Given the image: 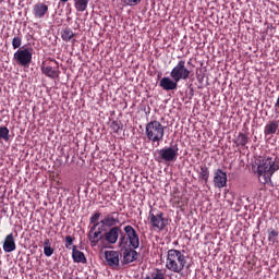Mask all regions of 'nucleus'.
I'll list each match as a JSON object with an SVG mask.
<instances>
[{
  "label": "nucleus",
  "instance_id": "f257e3e1",
  "mask_svg": "<svg viewBox=\"0 0 279 279\" xmlns=\"http://www.w3.org/2000/svg\"><path fill=\"white\" fill-rule=\"evenodd\" d=\"M184 267L189 269L191 264H187L186 256L181 251L171 248L167 253L166 269L172 274H182Z\"/></svg>",
  "mask_w": 279,
  "mask_h": 279
},
{
  "label": "nucleus",
  "instance_id": "f03ea898",
  "mask_svg": "<svg viewBox=\"0 0 279 279\" xmlns=\"http://www.w3.org/2000/svg\"><path fill=\"white\" fill-rule=\"evenodd\" d=\"M279 170L278 158L266 157L257 166V175L263 178L262 184H269L276 171Z\"/></svg>",
  "mask_w": 279,
  "mask_h": 279
},
{
  "label": "nucleus",
  "instance_id": "7ed1b4c3",
  "mask_svg": "<svg viewBox=\"0 0 279 279\" xmlns=\"http://www.w3.org/2000/svg\"><path fill=\"white\" fill-rule=\"evenodd\" d=\"M145 135L153 145L157 143L158 147L165 138V125L158 120H153L146 124Z\"/></svg>",
  "mask_w": 279,
  "mask_h": 279
},
{
  "label": "nucleus",
  "instance_id": "20e7f679",
  "mask_svg": "<svg viewBox=\"0 0 279 279\" xmlns=\"http://www.w3.org/2000/svg\"><path fill=\"white\" fill-rule=\"evenodd\" d=\"M180 148L178 144L169 147H163L157 150V157L155 160L157 162H175L178 160V156H180Z\"/></svg>",
  "mask_w": 279,
  "mask_h": 279
},
{
  "label": "nucleus",
  "instance_id": "39448f33",
  "mask_svg": "<svg viewBox=\"0 0 279 279\" xmlns=\"http://www.w3.org/2000/svg\"><path fill=\"white\" fill-rule=\"evenodd\" d=\"M40 71L46 77L58 80V77H60V63H58L56 59H46L41 62Z\"/></svg>",
  "mask_w": 279,
  "mask_h": 279
},
{
  "label": "nucleus",
  "instance_id": "423d86ee",
  "mask_svg": "<svg viewBox=\"0 0 279 279\" xmlns=\"http://www.w3.org/2000/svg\"><path fill=\"white\" fill-rule=\"evenodd\" d=\"M192 71L186 68V61L180 60L170 72V77L177 82L186 81L191 77Z\"/></svg>",
  "mask_w": 279,
  "mask_h": 279
},
{
  "label": "nucleus",
  "instance_id": "0eeeda50",
  "mask_svg": "<svg viewBox=\"0 0 279 279\" xmlns=\"http://www.w3.org/2000/svg\"><path fill=\"white\" fill-rule=\"evenodd\" d=\"M148 219L153 230H158L159 232H162L165 227L169 226V219L165 218V214L162 211L154 214V211L150 210L148 213Z\"/></svg>",
  "mask_w": 279,
  "mask_h": 279
},
{
  "label": "nucleus",
  "instance_id": "6e6552de",
  "mask_svg": "<svg viewBox=\"0 0 279 279\" xmlns=\"http://www.w3.org/2000/svg\"><path fill=\"white\" fill-rule=\"evenodd\" d=\"M32 51H34V50L29 49V48L19 49L13 54V58H14V60H16V62H17V64H20V66H29V64H32V58L34 56V53Z\"/></svg>",
  "mask_w": 279,
  "mask_h": 279
},
{
  "label": "nucleus",
  "instance_id": "1a4fd4ad",
  "mask_svg": "<svg viewBox=\"0 0 279 279\" xmlns=\"http://www.w3.org/2000/svg\"><path fill=\"white\" fill-rule=\"evenodd\" d=\"M120 223L119 220V211H112L108 215H106L100 220V230H104L106 232L107 229L118 227L117 225Z\"/></svg>",
  "mask_w": 279,
  "mask_h": 279
},
{
  "label": "nucleus",
  "instance_id": "9d476101",
  "mask_svg": "<svg viewBox=\"0 0 279 279\" xmlns=\"http://www.w3.org/2000/svg\"><path fill=\"white\" fill-rule=\"evenodd\" d=\"M119 234H121V227H112L109 230L107 229L102 234L104 241L109 245H114L119 241Z\"/></svg>",
  "mask_w": 279,
  "mask_h": 279
},
{
  "label": "nucleus",
  "instance_id": "9b49d317",
  "mask_svg": "<svg viewBox=\"0 0 279 279\" xmlns=\"http://www.w3.org/2000/svg\"><path fill=\"white\" fill-rule=\"evenodd\" d=\"M124 232L129 239L131 247H133V250H138L141 245V240L138 239V233H136V230L134 229V227L130 225L125 226Z\"/></svg>",
  "mask_w": 279,
  "mask_h": 279
},
{
  "label": "nucleus",
  "instance_id": "f8f14e48",
  "mask_svg": "<svg viewBox=\"0 0 279 279\" xmlns=\"http://www.w3.org/2000/svg\"><path fill=\"white\" fill-rule=\"evenodd\" d=\"M120 256H121V253H119V251H106L105 252V260L111 269L119 268V263H120L119 257Z\"/></svg>",
  "mask_w": 279,
  "mask_h": 279
},
{
  "label": "nucleus",
  "instance_id": "ddd939ff",
  "mask_svg": "<svg viewBox=\"0 0 279 279\" xmlns=\"http://www.w3.org/2000/svg\"><path fill=\"white\" fill-rule=\"evenodd\" d=\"M214 186L216 189H223L228 186V174L221 170L217 169L214 172Z\"/></svg>",
  "mask_w": 279,
  "mask_h": 279
},
{
  "label": "nucleus",
  "instance_id": "4468645a",
  "mask_svg": "<svg viewBox=\"0 0 279 279\" xmlns=\"http://www.w3.org/2000/svg\"><path fill=\"white\" fill-rule=\"evenodd\" d=\"M33 14L35 19H45V15L49 14V5L45 2H37L33 7Z\"/></svg>",
  "mask_w": 279,
  "mask_h": 279
},
{
  "label": "nucleus",
  "instance_id": "2eb2a0df",
  "mask_svg": "<svg viewBox=\"0 0 279 279\" xmlns=\"http://www.w3.org/2000/svg\"><path fill=\"white\" fill-rule=\"evenodd\" d=\"M101 232H106L104 229H101V227H98V230L93 229V227H90L89 233H88V239H89V243L94 247H95V245H97L99 243V241H101L104 239V234H101Z\"/></svg>",
  "mask_w": 279,
  "mask_h": 279
},
{
  "label": "nucleus",
  "instance_id": "dca6fc26",
  "mask_svg": "<svg viewBox=\"0 0 279 279\" xmlns=\"http://www.w3.org/2000/svg\"><path fill=\"white\" fill-rule=\"evenodd\" d=\"M3 252L10 254L16 250V241L14 240V233H9L2 244Z\"/></svg>",
  "mask_w": 279,
  "mask_h": 279
},
{
  "label": "nucleus",
  "instance_id": "f3484780",
  "mask_svg": "<svg viewBox=\"0 0 279 279\" xmlns=\"http://www.w3.org/2000/svg\"><path fill=\"white\" fill-rule=\"evenodd\" d=\"M178 82L179 81H175L172 77L165 76L160 80L159 86L163 90H175L178 89Z\"/></svg>",
  "mask_w": 279,
  "mask_h": 279
},
{
  "label": "nucleus",
  "instance_id": "a211bd4d",
  "mask_svg": "<svg viewBox=\"0 0 279 279\" xmlns=\"http://www.w3.org/2000/svg\"><path fill=\"white\" fill-rule=\"evenodd\" d=\"M138 259V252H136L134 248H124L123 250V265H130V263H134V260Z\"/></svg>",
  "mask_w": 279,
  "mask_h": 279
},
{
  "label": "nucleus",
  "instance_id": "6ab92c4d",
  "mask_svg": "<svg viewBox=\"0 0 279 279\" xmlns=\"http://www.w3.org/2000/svg\"><path fill=\"white\" fill-rule=\"evenodd\" d=\"M279 122L278 121H269L264 129L265 136H271V134H276L278 132Z\"/></svg>",
  "mask_w": 279,
  "mask_h": 279
},
{
  "label": "nucleus",
  "instance_id": "aec40b11",
  "mask_svg": "<svg viewBox=\"0 0 279 279\" xmlns=\"http://www.w3.org/2000/svg\"><path fill=\"white\" fill-rule=\"evenodd\" d=\"M234 145L238 147H245L250 143V136L247 134L240 132L238 136L233 140Z\"/></svg>",
  "mask_w": 279,
  "mask_h": 279
},
{
  "label": "nucleus",
  "instance_id": "412c9836",
  "mask_svg": "<svg viewBox=\"0 0 279 279\" xmlns=\"http://www.w3.org/2000/svg\"><path fill=\"white\" fill-rule=\"evenodd\" d=\"M208 178H210V170L206 165L201 166V171H198V180H202L206 186H208Z\"/></svg>",
  "mask_w": 279,
  "mask_h": 279
},
{
  "label": "nucleus",
  "instance_id": "4be33fe9",
  "mask_svg": "<svg viewBox=\"0 0 279 279\" xmlns=\"http://www.w3.org/2000/svg\"><path fill=\"white\" fill-rule=\"evenodd\" d=\"M72 258L74 263H86V256L84 252L77 250V246L73 245L72 247Z\"/></svg>",
  "mask_w": 279,
  "mask_h": 279
},
{
  "label": "nucleus",
  "instance_id": "5701e85b",
  "mask_svg": "<svg viewBox=\"0 0 279 279\" xmlns=\"http://www.w3.org/2000/svg\"><path fill=\"white\" fill-rule=\"evenodd\" d=\"M61 38L64 43H71L75 38V33H73V29L65 27L61 31Z\"/></svg>",
  "mask_w": 279,
  "mask_h": 279
},
{
  "label": "nucleus",
  "instance_id": "b1692460",
  "mask_svg": "<svg viewBox=\"0 0 279 279\" xmlns=\"http://www.w3.org/2000/svg\"><path fill=\"white\" fill-rule=\"evenodd\" d=\"M90 0H74V8L77 12H86Z\"/></svg>",
  "mask_w": 279,
  "mask_h": 279
},
{
  "label": "nucleus",
  "instance_id": "393cba45",
  "mask_svg": "<svg viewBox=\"0 0 279 279\" xmlns=\"http://www.w3.org/2000/svg\"><path fill=\"white\" fill-rule=\"evenodd\" d=\"M99 219H101V213L99 211H96L90 216L89 223L92 225L93 230H97V227L101 226V221H99Z\"/></svg>",
  "mask_w": 279,
  "mask_h": 279
},
{
  "label": "nucleus",
  "instance_id": "a878e982",
  "mask_svg": "<svg viewBox=\"0 0 279 279\" xmlns=\"http://www.w3.org/2000/svg\"><path fill=\"white\" fill-rule=\"evenodd\" d=\"M0 141H10V130L7 126H0Z\"/></svg>",
  "mask_w": 279,
  "mask_h": 279
},
{
  "label": "nucleus",
  "instance_id": "bb28decb",
  "mask_svg": "<svg viewBox=\"0 0 279 279\" xmlns=\"http://www.w3.org/2000/svg\"><path fill=\"white\" fill-rule=\"evenodd\" d=\"M278 235L279 232L277 230H271L268 232V241L269 243H271L272 245H276V243H278Z\"/></svg>",
  "mask_w": 279,
  "mask_h": 279
},
{
  "label": "nucleus",
  "instance_id": "cd10ccee",
  "mask_svg": "<svg viewBox=\"0 0 279 279\" xmlns=\"http://www.w3.org/2000/svg\"><path fill=\"white\" fill-rule=\"evenodd\" d=\"M21 45H23V37L15 36L12 39V47H13V49H19L21 47Z\"/></svg>",
  "mask_w": 279,
  "mask_h": 279
},
{
  "label": "nucleus",
  "instance_id": "c85d7f7f",
  "mask_svg": "<svg viewBox=\"0 0 279 279\" xmlns=\"http://www.w3.org/2000/svg\"><path fill=\"white\" fill-rule=\"evenodd\" d=\"M110 128L114 134H119V130H121V122L112 121Z\"/></svg>",
  "mask_w": 279,
  "mask_h": 279
},
{
  "label": "nucleus",
  "instance_id": "c756f323",
  "mask_svg": "<svg viewBox=\"0 0 279 279\" xmlns=\"http://www.w3.org/2000/svg\"><path fill=\"white\" fill-rule=\"evenodd\" d=\"M75 241V238L71 236V235H66L65 236V247L66 250H71V246L73 245V242Z\"/></svg>",
  "mask_w": 279,
  "mask_h": 279
},
{
  "label": "nucleus",
  "instance_id": "7c9ffc66",
  "mask_svg": "<svg viewBox=\"0 0 279 279\" xmlns=\"http://www.w3.org/2000/svg\"><path fill=\"white\" fill-rule=\"evenodd\" d=\"M53 247H51V246H46V247H44V254H45V256H53Z\"/></svg>",
  "mask_w": 279,
  "mask_h": 279
},
{
  "label": "nucleus",
  "instance_id": "2f4dec72",
  "mask_svg": "<svg viewBox=\"0 0 279 279\" xmlns=\"http://www.w3.org/2000/svg\"><path fill=\"white\" fill-rule=\"evenodd\" d=\"M125 5H131V7H134V5H138V3H141L142 0H122Z\"/></svg>",
  "mask_w": 279,
  "mask_h": 279
},
{
  "label": "nucleus",
  "instance_id": "473e14b6",
  "mask_svg": "<svg viewBox=\"0 0 279 279\" xmlns=\"http://www.w3.org/2000/svg\"><path fill=\"white\" fill-rule=\"evenodd\" d=\"M44 247H51V240L46 239V240L44 241Z\"/></svg>",
  "mask_w": 279,
  "mask_h": 279
},
{
  "label": "nucleus",
  "instance_id": "72a5a7b5",
  "mask_svg": "<svg viewBox=\"0 0 279 279\" xmlns=\"http://www.w3.org/2000/svg\"><path fill=\"white\" fill-rule=\"evenodd\" d=\"M177 206H178V208H182V206H184V203H183V202L178 201V202H177Z\"/></svg>",
  "mask_w": 279,
  "mask_h": 279
},
{
  "label": "nucleus",
  "instance_id": "f704fd0d",
  "mask_svg": "<svg viewBox=\"0 0 279 279\" xmlns=\"http://www.w3.org/2000/svg\"><path fill=\"white\" fill-rule=\"evenodd\" d=\"M275 108H277V109L279 110V95H278V97H277V101H276V104H275Z\"/></svg>",
  "mask_w": 279,
  "mask_h": 279
},
{
  "label": "nucleus",
  "instance_id": "c9c22d12",
  "mask_svg": "<svg viewBox=\"0 0 279 279\" xmlns=\"http://www.w3.org/2000/svg\"><path fill=\"white\" fill-rule=\"evenodd\" d=\"M61 3H66L69 0H60Z\"/></svg>",
  "mask_w": 279,
  "mask_h": 279
}]
</instances>
